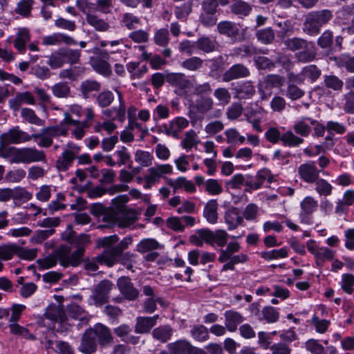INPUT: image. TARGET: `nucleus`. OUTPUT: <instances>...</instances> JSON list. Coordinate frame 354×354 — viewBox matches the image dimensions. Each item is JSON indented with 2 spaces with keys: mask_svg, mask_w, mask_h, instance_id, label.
<instances>
[{
  "mask_svg": "<svg viewBox=\"0 0 354 354\" xmlns=\"http://www.w3.org/2000/svg\"><path fill=\"white\" fill-rule=\"evenodd\" d=\"M30 140V135L19 129L18 127L10 129L0 136V157L8 159L11 164L46 162L45 152L35 147L17 148L8 146L10 144L28 142Z\"/></svg>",
  "mask_w": 354,
  "mask_h": 354,
  "instance_id": "1",
  "label": "nucleus"
},
{
  "mask_svg": "<svg viewBox=\"0 0 354 354\" xmlns=\"http://www.w3.org/2000/svg\"><path fill=\"white\" fill-rule=\"evenodd\" d=\"M132 238L124 237L113 248L104 250L99 254L97 261L104 263L107 267L111 268L116 263H120L125 265L129 263H136V255L129 252H123L132 243Z\"/></svg>",
  "mask_w": 354,
  "mask_h": 354,
  "instance_id": "2",
  "label": "nucleus"
},
{
  "mask_svg": "<svg viewBox=\"0 0 354 354\" xmlns=\"http://www.w3.org/2000/svg\"><path fill=\"white\" fill-rule=\"evenodd\" d=\"M283 43L288 50L299 51L295 54V58L300 62H310L316 57V48L313 42L295 37L285 39Z\"/></svg>",
  "mask_w": 354,
  "mask_h": 354,
  "instance_id": "3",
  "label": "nucleus"
},
{
  "mask_svg": "<svg viewBox=\"0 0 354 354\" xmlns=\"http://www.w3.org/2000/svg\"><path fill=\"white\" fill-rule=\"evenodd\" d=\"M81 147L77 145L68 142L56 161V168L58 171H67L76 158L78 160L79 164H90L91 160L88 154L84 153L78 156Z\"/></svg>",
  "mask_w": 354,
  "mask_h": 354,
  "instance_id": "4",
  "label": "nucleus"
},
{
  "mask_svg": "<svg viewBox=\"0 0 354 354\" xmlns=\"http://www.w3.org/2000/svg\"><path fill=\"white\" fill-rule=\"evenodd\" d=\"M333 16L329 10L311 12L306 15L302 30L310 36H316L319 33L321 27L330 21Z\"/></svg>",
  "mask_w": 354,
  "mask_h": 354,
  "instance_id": "5",
  "label": "nucleus"
},
{
  "mask_svg": "<svg viewBox=\"0 0 354 354\" xmlns=\"http://www.w3.org/2000/svg\"><path fill=\"white\" fill-rule=\"evenodd\" d=\"M265 137L272 144L281 141L283 145L289 147H297L304 142V139L296 136L292 131H287L282 135L279 129L270 127L265 133Z\"/></svg>",
  "mask_w": 354,
  "mask_h": 354,
  "instance_id": "6",
  "label": "nucleus"
},
{
  "mask_svg": "<svg viewBox=\"0 0 354 354\" xmlns=\"http://www.w3.org/2000/svg\"><path fill=\"white\" fill-rule=\"evenodd\" d=\"M308 251L314 256L315 264L322 268L326 261L334 259L335 252L326 247H319L315 241L309 240L306 243Z\"/></svg>",
  "mask_w": 354,
  "mask_h": 354,
  "instance_id": "7",
  "label": "nucleus"
},
{
  "mask_svg": "<svg viewBox=\"0 0 354 354\" xmlns=\"http://www.w3.org/2000/svg\"><path fill=\"white\" fill-rule=\"evenodd\" d=\"M298 175L304 182L313 184L316 182L320 176V174H325L322 169H319L314 161H308L300 165L298 167Z\"/></svg>",
  "mask_w": 354,
  "mask_h": 354,
  "instance_id": "8",
  "label": "nucleus"
},
{
  "mask_svg": "<svg viewBox=\"0 0 354 354\" xmlns=\"http://www.w3.org/2000/svg\"><path fill=\"white\" fill-rule=\"evenodd\" d=\"M67 133L68 129L63 125L62 122L59 125L46 127L43 129V138L38 142V145L41 147H49L52 145L54 138L66 136Z\"/></svg>",
  "mask_w": 354,
  "mask_h": 354,
  "instance_id": "9",
  "label": "nucleus"
},
{
  "mask_svg": "<svg viewBox=\"0 0 354 354\" xmlns=\"http://www.w3.org/2000/svg\"><path fill=\"white\" fill-rule=\"evenodd\" d=\"M84 253V248L82 246H77V249L71 254H69L68 248H63L58 252L57 259L64 267H67L69 265L75 266L79 263Z\"/></svg>",
  "mask_w": 354,
  "mask_h": 354,
  "instance_id": "10",
  "label": "nucleus"
},
{
  "mask_svg": "<svg viewBox=\"0 0 354 354\" xmlns=\"http://www.w3.org/2000/svg\"><path fill=\"white\" fill-rule=\"evenodd\" d=\"M112 286V282L108 279L101 281L95 286L91 298L95 305L101 306L108 301Z\"/></svg>",
  "mask_w": 354,
  "mask_h": 354,
  "instance_id": "11",
  "label": "nucleus"
},
{
  "mask_svg": "<svg viewBox=\"0 0 354 354\" xmlns=\"http://www.w3.org/2000/svg\"><path fill=\"white\" fill-rule=\"evenodd\" d=\"M117 286L123 295L129 301H134L139 296V291L136 288L128 277H121L117 280Z\"/></svg>",
  "mask_w": 354,
  "mask_h": 354,
  "instance_id": "12",
  "label": "nucleus"
},
{
  "mask_svg": "<svg viewBox=\"0 0 354 354\" xmlns=\"http://www.w3.org/2000/svg\"><path fill=\"white\" fill-rule=\"evenodd\" d=\"M218 32L231 38L234 41H241L243 40V35L240 34V29L234 22L230 21H223L217 25Z\"/></svg>",
  "mask_w": 354,
  "mask_h": 354,
  "instance_id": "13",
  "label": "nucleus"
},
{
  "mask_svg": "<svg viewBox=\"0 0 354 354\" xmlns=\"http://www.w3.org/2000/svg\"><path fill=\"white\" fill-rule=\"evenodd\" d=\"M64 118L62 124L66 125H73L74 129L71 131L72 135L77 139L81 140L86 134V129H88V124L79 120H74L70 113H64Z\"/></svg>",
  "mask_w": 354,
  "mask_h": 354,
  "instance_id": "14",
  "label": "nucleus"
},
{
  "mask_svg": "<svg viewBox=\"0 0 354 354\" xmlns=\"http://www.w3.org/2000/svg\"><path fill=\"white\" fill-rule=\"evenodd\" d=\"M166 82L173 86L181 90L191 89L194 86L192 80L188 79L182 73H168L166 74Z\"/></svg>",
  "mask_w": 354,
  "mask_h": 354,
  "instance_id": "15",
  "label": "nucleus"
},
{
  "mask_svg": "<svg viewBox=\"0 0 354 354\" xmlns=\"http://www.w3.org/2000/svg\"><path fill=\"white\" fill-rule=\"evenodd\" d=\"M171 173H172V167L170 165H158L148 169L145 180L148 184H153L158 182L164 174Z\"/></svg>",
  "mask_w": 354,
  "mask_h": 354,
  "instance_id": "16",
  "label": "nucleus"
},
{
  "mask_svg": "<svg viewBox=\"0 0 354 354\" xmlns=\"http://www.w3.org/2000/svg\"><path fill=\"white\" fill-rule=\"evenodd\" d=\"M250 75L249 69L242 64L232 66L223 75L222 79L225 82L233 80L248 77Z\"/></svg>",
  "mask_w": 354,
  "mask_h": 354,
  "instance_id": "17",
  "label": "nucleus"
},
{
  "mask_svg": "<svg viewBox=\"0 0 354 354\" xmlns=\"http://www.w3.org/2000/svg\"><path fill=\"white\" fill-rule=\"evenodd\" d=\"M36 100L30 91L17 92L15 97L8 102L9 106L13 111H18L24 104L34 105Z\"/></svg>",
  "mask_w": 354,
  "mask_h": 354,
  "instance_id": "18",
  "label": "nucleus"
},
{
  "mask_svg": "<svg viewBox=\"0 0 354 354\" xmlns=\"http://www.w3.org/2000/svg\"><path fill=\"white\" fill-rule=\"evenodd\" d=\"M42 43L45 46H57L62 44L75 45L76 41L71 37L64 33H53L43 37Z\"/></svg>",
  "mask_w": 354,
  "mask_h": 354,
  "instance_id": "19",
  "label": "nucleus"
},
{
  "mask_svg": "<svg viewBox=\"0 0 354 354\" xmlns=\"http://www.w3.org/2000/svg\"><path fill=\"white\" fill-rule=\"evenodd\" d=\"M89 329L94 333L93 336L95 338H97L100 346H104L113 342V337L111 331L106 326L102 324H97L93 328Z\"/></svg>",
  "mask_w": 354,
  "mask_h": 354,
  "instance_id": "20",
  "label": "nucleus"
},
{
  "mask_svg": "<svg viewBox=\"0 0 354 354\" xmlns=\"http://www.w3.org/2000/svg\"><path fill=\"white\" fill-rule=\"evenodd\" d=\"M159 318L158 315L153 317H138L136 319L135 332L136 333H147L156 325Z\"/></svg>",
  "mask_w": 354,
  "mask_h": 354,
  "instance_id": "21",
  "label": "nucleus"
},
{
  "mask_svg": "<svg viewBox=\"0 0 354 354\" xmlns=\"http://www.w3.org/2000/svg\"><path fill=\"white\" fill-rule=\"evenodd\" d=\"M94 333L88 329L84 333L82 337V342L80 346V351L85 354H91L95 351L97 343Z\"/></svg>",
  "mask_w": 354,
  "mask_h": 354,
  "instance_id": "22",
  "label": "nucleus"
},
{
  "mask_svg": "<svg viewBox=\"0 0 354 354\" xmlns=\"http://www.w3.org/2000/svg\"><path fill=\"white\" fill-rule=\"evenodd\" d=\"M86 21L89 26L98 32H106L110 28L109 22L95 13H87Z\"/></svg>",
  "mask_w": 354,
  "mask_h": 354,
  "instance_id": "23",
  "label": "nucleus"
},
{
  "mask_svg": "<svg viewBox=\"0 0 354 354\" xmlns=\"http://www.w3.org/2000/svg\"><path fill=\"white\" fill-rule=\"evenodd\" d=\"M167 347L171 354H190L194 346L186 339H179L169 343Z\"/></svg>",
  "mask_w": 354,
  "mask_h": 354,
  "instance_id": "24",
  "label": "nucleus"
},
{
  "mask_svg": "<svg viewBox=\"0 0 354 354\" xmlns=\"http://www.w3.org/2000/svg\"><path fill=\"white\" fill-rule=\"evenodd\" d=\"M225 324L227 330L234 332L237 329L239 324L244 321V318L241 313L234 310H227L224 313Z\"/></svg>",
  "mask_w": 354,
  "mask_h": 354,
  "instance_id": "25",
  "label": "nucleus"
},
{
  "mask_svg": "<svg viewBox=\"0 0 354 354\" xmlns=\"http://www.w3.org/2000/svg\"><path fill=\"white\" fill-rule=\"evenodd\" d=\"M167 183L173 188L174 193L180 189H184L186 192L190 193L196 192L194 184L192 181L187 180L185 177H179L175 180L168 178Z\"/></svg>",
  "mask_w": 354,
  "mask_h": 354,
  "instance_id": "26",
  "label": "nucleus"
},
{
  "mask_svg": "<svg viewBox=\"0 0 354 354\" xmlns=\"http://www.w3.org/2000/svg\"><path fill=\"white\" fill-rule=\"evenodd\" d=\"M234 91L236 97L240 100L250 99L256 92L255 87L251 81H245L239 84Z\"/></svg>",
  "mask_w": 354,
  "mask_h": 354,
  "instance_id": "27",
  "label": "nucleus"
},
{
  "mask_svg": "<svg viewBox=\"0 0 354 354\" xmlns=\"http://www.w3.org/2000/svg\"><path fill=\"white\" fill-rule=\"evenodd\" d=\"M30 40V31L28 28H20L14 40V47L21 54L25 53L26 44Z\"/></svg>",
  "mask_w": 354,
  "mask_h": 354,
  "instance_id": "28",
  "label": "nucleus"
},
{
  "mask_svg": "<svg viewBox=\"0 0 354 354\" xmlns=\"http://www.w3.org/2000/svg\"><path fill=\"white\" fill-rule=\"evenodd\" d=\"M218 206V203L214 199L209 201L205 206L203 216L209 223L214 224L217 222Z\"/></svg>",
  "mask_w": 354,
  "mask_h": 354,
  "instance_id": "29",
  "label": "nucleus"
},
{
  "mask_svg": "<svg viewBox=\"0 0 354 354\" xmlns=\"http://www.w3.org/2000/svg\"><path fill=\"white\" fill-rule=\"evenodd\" d=\"M172 335L173 329L169 325L159 326L152 331L153 337L162 343H165L169 340Z\"/></svg>",
  "mask_w": 354,
  "mask_h": 354,
  "instance_id": "30",
  "label": "nucleus"
},
{
  "mask_svg": "<svg viewBox=\"0 0 354 354\" xmlns=\"http://www.w3.org/2000/svg\"><path fill=\"white\" fill-rule=\"evenodd\" d=\"M45 316L47 319L55 322H64L65 321V313L62 307L57 305H52L46 309Z\"/></svg>",
  "mask_w": 354,
  "mask_h": 354,
  "instance_id": "31",
  "label": "nucleus"
},
{
  "mask_svg": "<svg viewBox=\"0 0 354 354\" xmlns=\"http://www.w3.org/2000/svg\"><path fill=\"white\" fill-rule=\"evenodd\" d=\"M121 212V214L117 216L120 227H126L130 226L137 220V216L134 211L125 209Z\"/></svg>",
  "mask_w": 354,
  "mask_h": 354,
  "instance_id": "32",
  "label": "nucleus"
},
{
  "mask_svg": "<svg viewBox=\"0 0 354 354\" xmlns=\"http://www.w3.org/2000/svg\"><path fill=\"white\" fill-rule=\"evenodd\" d=\"M190 334L194 339L200 342H205L209 338L207 328L202 324L193 326Z\"/></svg>",
  "mask_w": 354,
  "mask_h": 354,
  "instance_id": "33",
  "label": "nucleus"
},
{
  "mask_svg": "<svg viewBox=\"0 0 354 354\" xmlns=\"http://www.w3.org/2000/svg\"><path fill=\"white\" fill-rule=\"evenodd\" d=\"M21 118L27 122L35 124L36 126H43L45 121L39 118L35 113V111L29 108H23L21 110Z\"/></svg>",
  "mask_w": 354,
  "mask_h": 354,
  "instance_id": "34",
  "label": "nucleus"
},
{
  "mask_svg": "<svg viewBox=\"0 0 354 354\" xmlns=\"http://www.w3.org/2000/svg\"><path fill=\"white\" fill-rule=\"evenodd\" d=\"M68 316L75 319H79L82 324H87L88 317L87 313L80 306L73 304L68 308Z\"/></svg>",
  "mask_w": 354,
  "mask_h": 354,
  "instance_id": "35",
  "label": "nucleus"
},
{
  "mask_svg": "<svg viewBox=\"0 0 354 354\" xmlns=\"http://www.w3.org/2000/svg\"><path fill=\"white\" fill-rule=\"evenodd\" d=\"M226 223L229 230H234L243 222V218L239 214L236 209L229 210L225 216Z\"/></svg>",
  "mask_w": 354,
  "mask_h": 354,
  "instance_id": "36",
  "label": "nucleus"
},
{
  "mask_svg": "<svg viewBox=\"0 0 354 354\" xmlns=\"http://www.w3.org/2000/svg\"><path fill=\"white\" fill-rule=\"evenodd\" d=\"M214 106V102L211 97H201L196 100V109L201 114L210 112Z\"/></svg>",
  "mask_w": 354,
  "mask_h": 354,
  "instance_id": "37",
  "label": "nucleus"
},
{
  "mask_svg": "<svg viewBox=\"0 0 354 354\" xmlns=\"http://www.w3.org/2000/svg\"><path fill=\"white\" fill-rule=\"evenodd\" d=\"M315 183V190L321 196H328L332 194L333 186L326 180L319 178Z\"/></svg>",
  "mask_w": 354,
  "mask_h": 354,
  "instance_id": "38",
  "label": "nucleus"
},
{
  "mask_svg": "<svg viewBox=\"0 0 354 354\" xmlns=\"http://www.w3.org/2000/svg\"><path fill=\"white\" fill-rule=\"evenodd\" d=\"M335 64L339 68H345L349 73H354V57L342 55L335 57Z\"/></svg>",
  "mask_w": 354,
  "mask_h": 354,
  "instance_id": "39",
  "label": "nucleus"
},
{
  "mask_svg": "<svg viewBox=\"0 0 354 354\" xmlns=\"http://www.w3.org/2000/svg\"><path fill=\"white\" fill-rule=\"evenodd\" d=\"M52 93L58 98H67L71 95V87L66 82H58L52 86Z\"/></svg>",
  "mask_w": 354,
  "mask_h": 354,
  "instance_id": "40",
  "label": "nucleus"
},
{
  "mask_svg": "<svg viewBox=\"0 0 354 354\" xmlns=\"http://www.w3.org/2000/svg\"><path fill=\"white\" fill-rule=\"evenodd\" d=\"M231 12L236 15L247 16L251 10V6L246 2L241 0H236L230 6Z\"/></svg>",
  "mask_w": 354,
  "mask_h": 354,
  "instance_id": "41",
  "label": "nucleus"
},
{
  "mask_svg": "<svg viewBox=\"0 0 354 354\" xmlns=\"http://www.w3.org/2000/svg\"><path fill=\"white\" fill-rule=\"evenodd\" d=\"M160 248V243L153 239L142 240L137 245V251L140 253H146Z\"/></svg>",
  "mask_w": 354,
  "mask_h": 354,
  "instance_id": "42",
  "label": "nucleus"
},
{
  "mask_svg": "<svg viewBox=\"0 0 354 354\" xmlns=\"http://www.w3.org/2000/svg\"><path fill=\"white\" fill-rule=\"evenodd\" d=\"M127 69L131 74V78L134 80L141 78L148 70L146 66H140L137 62H129L127 65Z\"/></svg>",
  "mask_w": 354,
  "mask_h": 354,
  "instance_id": "43",
  "label": "nucleus"
},
{
  "mask_svg": "<svg viewBox=\"0 0 354 354\" xmlns=\"http://www.w3.org/2000/svg\"><path fill=\"white\" fill-rule=\"evenodd\" d=\"M197 48L207 53L216 49V43L208 37H202L196 42Z\"/></svg>",
  "mask_w": 354,
  "mask_h": 354,
  "instance_id": "44",
  "label": "nucleus"
},
{
  "mask_svg": "<svg viewBox=\"0 0 354 354\" xmlns=\"http://www.w3.org/2000/svg\"><path fill=\"white\" fill-rule=\"evenodd\" d=\"M34 0H19L15 9V12L23 17H28L30 15Z\"/></svg>",
  "mask_w": 354,
  "mask_h": 354,
  "instance_id": "45",
  "label": "nucleus"
},
{
  "mask_svg": "<svg viewBox=\"0 0 354 354\" xmlns=\"http://www.w3.org/2000/svg\"><path fill=\"white\" fill-rule=\"evenodd\" d=\"M154 43L161 47H165L169 42V33L167 28L157 30L153 36Z\"/></svg>",
  "mask_w": 354,
  "mask_h": 354,
  "instance_id": "46",
  "label": "nucleus"
},
{
  "mask_svg": "<svg viewBox=\"0 0 354 354\" xmlns=\"http://www.w3.org/2000/svg\"><path fill=\"white\" fill-rule=\"evenodd\" d=\"M116 92L118 95L119 106L113 107L114 112L113 120L123 122L125 120L126 115L125 103L123 100L122 93L119 91H116Z\"/></svg>",
  "mask_w": 354,
  "mask_h": 354,
  "instance_id": "47",
  "label": "nucleus"
},
{
  "mask_svg": "<svg viewBox=\"0 0 354 354\" xmlns=\"http://www.w3.org/2000/svg\"><path fill=\"white\" fill-rule=\"evenodd\" d=\"M100 84L95 80H85L81 83L80 90L84 98H87L93 91L100 89Z\"/></svg>",
  "mask_w": 354,
  "mask_h": 354,
  "instance_id": "48",
  "label": "nucleus"
},
{
  "mask_svg": "<svg viewBox=\"0 0 354 354\" xmlns=\"http://www.w3.org/2000/svg\"><path fill=\"white\" fill-rule=\"evenodd\" d=\"M340 286L345 293L353 294L354 292V275L349 273L343 274Z\"/></svg>",
  "mask_w": 354,
  "mask_h": 354,
  "instance_id": "49",
  "label": "nucleus"
},
{
  "mask_svg": "<svg viewBox=\"0 0 354 354\" xmlns=\"http://www.w3.org/2000/svg\"><path fill=\"white\" fill-rule=\"evenodd\" d=\"M116 158L115 162L118 167L126 165L131 159V154L128 149L124 146H121L114 152Z\"/></svg>",
  "mask_w": 354,
  "mask_h": 354,
  "instance_id": "50",
  "label": "nucleus"
},
{
  "mask_svg": "<svg viewBox=\"0 0 354 354\" xmlns=\"http://www.w3.org/2000/svg\"><path fill=\"white\" fill-rule=\"evenodd\" d=\"M205 191L209 195H219L223 192L221 184L216 179H208L205 182Z\"/></svg>",
  "mask_w": 354,
  "mask_h": 354,
  "instance_id": "51",
  "label": "nucleus"
},
{
  "mask_svg": "<svg viewBox=\"0 0 354 354\" xmlns=\"http://www.w3.org/2000/svg\"><path fill=\"white\" fill-rule=\"evenodd\" d=\"M257 39L264 44H271L274 39V33L271 28L259 30L256 32Z\"/></svg>",
  "mask_w": 354,
  "mask_h": 354,
  "instance_id": "52",
  "label": "nucleus"
},
{
  "mask_svg": "<svg viewBox=\"0 0 354 354\" xmlns=\"http://www.w3.org/2000/svg\"><path fill=\"white\" fill-rule=\"evenodd\" d=\"M263 319L268 323L272 324L277 322L279 319L278 310L272 306H266L261 310Z\"/></svg>",
  "mask_w": 354,
  "mask_h": 354,
  "instance_id": "53",
  "label": "nucleus"
},
{
  "mask_svg": "<svg viewBox=\"0 0 354 354\" xmlns=\"http://www.w3.org/2000/svg\"><path fill=\"white\" fill-rule=\"evenodd\" d=\"M214 96L218 102V104L223 106L228 104L231 100L230 91L223 87L216 88L214 91Z\"/></svg>",
  "mask_w": 354,
  "mask_h": 354,
  "instance_id": "54",
  "label": "nucleus"
},
{
  "mask_svg": "<svg viewBox=\"0 0 354 354\" xmlns=\"http://www.w3.org/2000/svg\"><path fill=\"white\" fill-rule=\"evenodd\" d=\"M292 129L297 134L302 137H308L311 131V127L306 123V118H302L297 121Z\"/></svg>",
  "mask_w": 354,
  "mask_h": 354,
  "instance_id": "55",
  "label": "nucleus"
},
{
  "mask_svg": "<svg viewBox=\"0 0 354 354\" xmlns=\"http://www.w3.org/2000/svg\"><path fill=\"white\" fill-rule=\"evenodd\" d=\"M17 245L15 243L0 246V260L8 261L17 253Z\"/></svg>",
  "mask_w": 354,
  "mask_h": 354,
  "instance_id": "56",
  "label": "nucleus"
},
{
  "mask_svg": "<svg viewBox=\"0 0 354 354\" xmlns=\"http://www.w3.org/2000/svg\"><path fill=\"white\" fill-rule=\"evenodd\" d=\"M118 241L119 236L117 234L99 238L96 240L97 248H104L105 250H108L113 248Z\"/></svg>",
  "mask_w": 354,
  "mask_h": 354,
  "instance_id": "57",
  "label": "nucleus"
},
{
  "mask_svg": "<svg viewBox=\"0 0 354 354\" xmlns=\"http://www.w3.org/2000/svg\"><path fill=\"white\" fill-rule=\"evenodd\" d=\"M301 212L313 214L318 207L317 201L313 196L305 197L300 203Z\"/></svg>",
  "mask_w": 354,
  "mask_h": 354,
  "instance_id": "58",
  "label": "nucleus"
},
{
  "mask_svg": "<svg viewBox=\"0 0 354 354\" xmlns=\"http://www.w3.org/2000/svg\"><path fill=\"white\" fill-rule=\"evenodd\" d=\"M152 155L148 152L142 150H138L135 153V160L142 167H147L152 164Z\"/></svg>",
  "mask_w": 354,
  "mask_h": 354,
  "instance_id": "59",
  "label": "nucleus"
},
{
  "mask_svg": "<svg viewBox=\"0 0 354 354\" xmlns=\"http://www.w3.org/2000/svg\"><path fill=\"white\" fill-rule=\"evenodd\" d=\"M304 79L308 78L310 82H315L321 75V70L316 65L310 64L302 68Z\"/></svg>",
  "mask_w": 354,
  "mask_h": 354,
  "instance_id": "60",
  "label": "nucleus"
},
{
  "mask_svg": "<svg viewBox=\"0 0 354 354\" xmlns=\"http://www.w3.org/2000/svg\"><path fill=\"white\" fill-rule=\"evenodd\" d=\"M261 257L266 261H270L279 258H286L288 257V251L286 248H281L279 250L262 252L261 253Z\"/></svg>",
  "mask_w": 354,
  "mask_h": 354,
  "instance_id": "61",
  "label": "nucleus"
},
{
  "mask_svg": "<svg viewBox=\"0 0 354 354\" xmlns=\"http://www.w3.org/2000/svg\"><path fill=\"white\" fill-rule=\"evenodd\" d=\"M64 63L65 59L62 49L52 54L47 61L48 65L53 69L61 68Z\"/></svg>",
  "mask_w": 354,
  "mask_h": 354,
  "instance_id": "62",
  "label": "nucleus"
},
{
  "mask_svg": "<svg viewBox=\"0 0 354 354\" xmlns=\"http://www.w3.org/2000/svg\"><path fill=\"white\" fill-rule=\"evenodd\" d=\"M305 92L293 83H288L286 95L291 100H297L301 98Z\"/></svg>",
  "mask_w": 354,
  "mask_h": 354,
  "instance_id": "63",
  "label": "nucleus"
},
{
  "mask_svg": "<svg viewBox=\"0 0 354 354\" xmlns=\"http://www.w3.org/2000/svg\"><path fill=\"white\" fill-rule=\"evenodd\" d=\"M324 82L327 88L337 91H341L344 85V82L342 80L333 75L324 76Z\"/></svg>",
  "mask_w": 354,
  "mask_h": 354,
  "instance_id": "64",
  "label": "nucleus"
}]
</instances>
